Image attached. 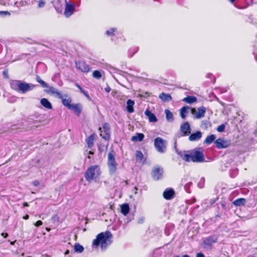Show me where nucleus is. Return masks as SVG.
<instances>
[{"mask_svg": "<svg viewBox=\"0 0 257 257\" xmlns=\"http://www.w3.org/2000/svg\"><path fill=\"white\" fill-rule=\"evenodd\" d=\"M105 90L107 92H109L110 91V90H111V88H110V87L107 86V87H106L105 88Z\"/></svg>", "mask_w": 257, "mask_h": 257, "instance_id": "nucleus-54", "label": "nucleus"}, {"mask_svg": "<svg viewBox=\"0 0 257 257\" xmlns=\"http://www.w3.org/2000/svg\"><path fill=\"white\" fill-rule=\"evenodd\" d=\"M204 181H205L204 178H203V177L201 178L200 182L198 184V186L199 188H202L204 187Z\"/></svg>", "mask_w": 257, "mask_h": 257, "instance_id": "nucleus-42", "label": "nucleus"}, {"mask_svg": "<svg viewBox=\"0 0 257 257\" xmlns=\"http://www.w3.org/2000/svg\"><path fill=\"white\" fill-rule=\"evenodd\" d=\"M75 64L76 68L83 72L87 73L90 70L89 66L83 61L76 62Z\"/></svg>", "mask_w": 257, "mask_h": 257, "instance_id": "nucleus-12", "label": "nucleus"}, {"mask_svg": "<svg viewBox=\"0 0 257 257\" xmlns=\"http://www.w3.org/2000/svg\"><path fill=\"white\" fill-rule=\"evenodd\" d=\"M214 200H212V199H211L209 200V203L211 204H213L214 203Z\"/></svg>", "mask_w": 257, "mask_h": 257, "instance_id": "nucleus-59", "label": "nucleus"}, {"mask_svg": "<svg viewBox=\"0 0 257 257\" xmlns=\"http://www.w3.org/2000/svg\"><path fill=\"white\" fill-rule=\"evenodd\" d=\"M36 80L38 82H39L42 79L39 75L36 76Z\"/></svg>", "mask_w": 257, "mask_h": 257, "instance_id": "nucleus-55", "label": "nucleus"}, {"mask_svg": "<svg viewBox=\"0 0 257 257\" xmlns=\"http://www.w3.org/2000/svg\"><path fill=\"white\" fill-rule=\"evenodd\" d=\"M225 126L224 124H222L218 126L217 131L218 132H223L225 130Z\"/></svg>", "mask_w": 257, "mask_h": 257, "instance_id": "nucleus-43", "label": "nucleus"}, {"mask_svg": "<svg viewBox=\"0 0 257 257\" xmlns=\"http://www.w3.org/2000/svg\"><path fill=\"white\" fill-rule=\"evenodd\" d=\"M74 250L76 252L81 253L84 250V247L78 243H76L74 245Z\"/></svg>", "mask_w": 257, "mask_h": 257, "instance_id": "nucleus-35", "label": "nucleus"}, {"mask_svg": "<svg viewBox=\"0 0 257 257\" xmlns=\"http://www.w3.org/2000/svg\"><path fill=\"white\" fill-rule=\"evenodd\" d=\"M45 2L44 0H39L38 2V7L41 8L44 7Z\"/></svg>", "mask_w": 257, "mask_h": 257, "instance_id": "nucleus-45", "label": "nucleus"}, {"mask_svg": "<svg viewBox=\"0 0 257 257\" xmlns=\"http://www.w3.org/2000/svg\"><path fill=\"white\" fill-rule=\"evenodd\" d=\"M166 118L168 121L172 122L174 120L173 114L172 112L168 109L165 110Z\"/></svg>", "mask_w": 257, "mask_h": 257, "instance_id": "nucleus-31", "label": "nucleus"}, {"mask_svg": "<svg viewBox=\"0 0 257 257\" xmlns=\"http://www.w3.org/2000/svg\"><path fill=\"white\" fill-rule=\"evenodd\" d=\"M139 50L138 47H134L130 48L128 51V55L130 57H132Z\"/></svg>", "mask_w": 257, "mask_h": 257, "instance_id": "nucleus-34", "label": "nucleus"}, {"mask_svg": "<svg viewBox=\"0 0 257 257\" xmlns=\"http://www.w3.org/2000/svg\"><path fill=\"white\" fill-rule=\"evenodd\" d=\"M88 154H89V155H93V152H92V151H89V152H88Z\"/></svg>", "mask_w": 257, "mask_h": 257, "instance_id": "nucleus-63", "label": "nucleus"}, {"mask_svg": "<svg viewBox=\"0 0 257 257\" xmlns=\"http://www.w3.org/2000/svg\"><path fill=\"white\" fill-rule=\"evenodd\" d=\"M11 86L12 89L23 93L33 90L36 86L32 83H28L18 80H12Z\"/></svg>", "mask_w": 257, "mask_h": 257, "instance_id": "nucleus-2", "label": "nucleus"}, {"mask_svg": "<svg viewBox=\"0 0 257 257\" xmlns=\"http://www.w3.org/2000/svg\"><path fill=\"white\" fill-rule=\"evenodd\" d=\"M202 136V133L200 131H197L190 135L189 140L191 142L197 141L201 138Z\"/></svg>", "mask_w": 257, "mask_h": 257, "instance_id": "nucleus-19", "label": "nucleus"}, {"mask_svg": "<svg viewBox=\"0 0 257 257\" xmlns=\"http://www.w3.org/2000/svg\"><path fill=\"white\" fill-rule=\"evenodd\" d=\"M29 217V216L28 215H26L25 217H24V219H28Z\"/></svg>", "mask_w": 257, "mask_h": 257, "instance_id": "nucleus-61", "label": "nucleus"}, {"mask_svg": "<svg viewBox=\"0 0 257 257\" xmlns=\"http://www.w3.org/2000/svg\"><path fill=\"white\" fill-rule=\"evenodd\" d=\"M43 224V222L41 220H38L37 221L35 224V225L37 227H39L40 226H41L42 224Z\"/></svg>", "mask_w": 257, "mask_h": 257, "instance_id": "nucleus-50", "label": "nucleus"}, {"mask_svg": "<svg viewBox=\"0 0 257 257\" xmlns=\"http://www.w3.org/2000/svg\"><path fill=\"white\" fill-rule=\"evenodd\" d=\"M206 108L204 106H202L198 108V111L196 112L195 108L192 109V113L195 115L196 118L199 119L203 117L205 115L206 112Z\"/></svg>", "mask_w": 257, "mask_h": 257, "instance_id": "nucleus-13", "label": "nucleus"}, {"mask_svg": "<svg viewBox=\"0 0 257 257\" xmlns=\"http://www.w3.org/2000/svg\"><path fill=\"white\" fill-rule=\"evenodd\" d=\"M121 213L126 216L130 211V207L128 204H123L121 205Z\"/></svg>", "mask_w": 257, "mask_h": 257, "instance_id": "nucleus-29", "label": "nucleus"}, {"mask_svg": "<svg viewBox=\"0 0 257 257\" xmlns=\"http://www.w3.org/2000/svg\"><path fill=\"white\" fill-rule=\"evenodd\" d=\"M94 134H92L86 139V142L88 145V147L91 148L93 146V142L94 140Z\"/></svg>", "mask_w": 257, "mask_h": 257, "instance_id": "nucleus-32", "label": "nucleus"}, {"mask_svg": "<svg viewBox=\"0 0 257 257\" xmlns=\"http://www.w3.org/2000/svg\"><path fill=\"white\" fill-rule=\"evenodd\" d=\"M159 98L164 101H169L171 100L172 97L169 94L161 93L159 95Z\"/></svg>", "mask_w": 257, "mask_h": 257, "instance_id": "nucleus-30", "label": "nucleus"}, {"mask_svg": "<svg viewBox=\"0 0 257 257\" xmlns=\"http://www.w3.org/2000/svg\"><path fill=\"white\" fill-rule=\"evenodd\" d=\"M136 158L137 162H141L144 158V155L141 151H137Z\"/></svg>", "mask_w": 257, "mask_h": 257, "instance_id": "nucleus-36", "label": "nucleus"}, {"mask_svg": "<svg viewBox=\"0 0 257 257\" xmlns=\"http://www.w3.org/2000/svg\"><path fill=\"white\" fill-rule=\"evenodd\" d=\"M62 100V104L66 107H67L68 109H69L72 104H71L72 101L70 97L64 98L62 95V98H60Z\"/></svg>", "mask_w": 257, "mask_h": 257, "instance_id": "nucleus-24", "label": "nucleus"}, {"mask_svg": "<svg viewBox=\"0 0 257 257\" xmlns=\"http://www.w3.org/2000/svg\"><path fill=\"white\" fill-rule=\"evenodd\" d=\"M189 107L188 106H184L180 109V116L182 119H185L187 116L188 113V110Z\"/></svg>", "mask_w": 257, "mask_h": 257, "instance_id": "nucleus-23", "label": "nucleus"}, {"mask_svg": "<svg viewBox=\"0 0 257 257\" xmlns=\"http://www.w3.org/2000/svg\"><path fill=\"white\" fill-rule=\"evenodd\" d=\"M112 233L108 230L99 233L93 241V247L96 248L100 245L101 250H105L112 243Z\"/></svg>", "mask_w": 257, "mask_h": 257, "instance_id": "nucleus-1", "label": "nucleus"}, {"mask_svg": "<svg viewBox=\"0 0 257 257\" xmlns=\"http://www.w3.org/2000/svg\"><path fill=\"white\" fill-rule=\"evenodd\" d=\"M76 86L80 90V91L89 99H90L89 95L88 93L85 91L79 84L76 83Z\"/></svg>", "mask_w": 257, "mask_h": 257, "instance_id": "nucleus-37", "label": "nucleus"}, {"mask_svg": "<svg viewBox=\"0 0 257 257\" xmlns=\"http://www.w3.org/2000/svg\"><path fill=\"white\" fill-rule=\"evenodd\" d=\"M191 184H192V183L191 182H189L187 183V184H186L184 186V189L187 193L190 192V186Z\"/></svg>", "mask_w": 257, "mask_h": 257, "instance_id": "nucleus-41", "label": "nucleus"}, {"mask_svg": "<svg viewBox=\"0 0 257 257\" xmlns=\"http://www.w3.org/2000/svg\"><path fill=\"white\" fill-rule=\"evenodd\" d=\"M145 136L142 133H137L136 136L132 137V141L134 142H141L143 140Z\"/></svg>", "mask_w": 257, "mask_h": 257, "instance_id": "nucleus-26", "label": "nucleus"}, {"mask_svg": "<svg viewBox=\"0 0 257 257\" xmlns=\"http://www.w3.org/2000/svg\"><path fill=\"white\" fill-rule=\"evenodd\" d=\"M246 203V200L244 198H240L235 200L233 204L236 206H243Z\"/></svg>", "mask_w": 257, "mask_h": 257, "instance_id": "nucleus-28", "label": "nucleus"}, {"mask_svg": "<svg viewBox=\"0 0 257 257\" xmlns=\"http://www.w3.org/2000/svg\"><path fill=\"white\" fill-rule=\"evenodd\" d=\"M182 257H190V256L188 254H185L183 255Z\"/></svg>", "mask_w": 257, "mask_h": 257, "instance_id": "nucleus-64", "label": "nucleus"}, {"mask_svg": "<svg viewBox=\"0 0 257 257\" xmlns=\"http://www.w3.org/2000/svg\"><path fill=\"white\" fill-rule=\"evenodd\" d=\"M180 130L182 133V136H188L191 133V127L188 122H185L180 126Z\"/></svg>", "mask_w": 257, "mask_h": 257, "instance_id": "nucleus-14", "label": "nucleus"}, {"mask_svg": "<svg viewBox=\"0 0 257 257\" xmlns=\"http://www.w3.org/2000/svg\"><path fill=\"white\" fill-rule=\"evenodd\" d=\"M145 114L148 117L150 122H157L158 119L156 115L153 113L149 109H147L145 111Z\"/></svg>", "mask_w": 257, "mask_h": 257, "instance_id": "nucleus-20", "label": "nucleus"}, {"mask_svg": "<svg viewBox=\"0 0 257 257\" xmlns=\"http://www.w3.org/2000/svg\"><path fill=\"white\" fill-rule=\"evenodd\" d=\"M135 101L131 99H128L126 101V110L128 112L132 113L134 111V105Z\"/></svg>", "mask_w": 257, "mask_h": 257, "instance_id": "nucleus-22", "label": "nucleus"}, {"mask_svg": "<svg viewBox=\"0 0 257 257\" xmlns=\"http://www.w3.org/2000/svg\"><path fill=\"white\" fill-rule=\"evenodd\" d=\"M206 77L211 79L212 83H214L215 81V77L211 73H208L206 75Z\"/></svg>", "mask_w": 257, "mask_h": 257, "instance_id": "nucleus-40", "label": "nucleus"}, {"mask_svg": "<svg viewBox=\"0 0 257 257\" xmlns=\"http://www.w3.org/2000/svg\"><path fill=\"white\" fill-rule=\"evenodd\" d=\"M253 54L254 55V58H255V59L257 60V52H256L255 51H254L253 52Z\"/></svg>", "mask_w": 257, "mask_h": 257, "instance_id": "nucleus-57", "label": "nucleus"}, {"mask_svg": "<svg viewBox=\"0 0 257 257\" xmlns=\"http://www.w3.org/2000/svg\"><path fill=\"white\" fill-rule=\"evenodd\" d=\"M154 147L159 153H164L166 151L167 141L158 137L154 140Z\"/></svg>", "mask_w": 257, "mask_h": 257, "instance_id": "nucleus-5", "label": "nucleus"}, {"mask_svg": "<svg viewBox=\"0 0 257 257\" xmlns=\"http://www.w3.org/2000/svg\"><path fill=\"white\" fill-rule=\"evenodd\" d=\"M100 175V168L97 165H93L89 167L85 173L86 180L90 182L93 179L98 178Z\"/></svg>", "mask_w": 257, "mask_h": 257, "instance_id": "nucleus-3", "label": "nucleus"}, {"mask_svg": "<svg viewBox=\"0 0 257 257\" xmlns=\"http://www.w3.org/2000/svg\"><path fill=\"white\" fill-rule=\"evenodd\" d=\"M174 148H175V150H176H176H177L178 151H179L177 149V142H175L174 143Z\"/></svg>", "mask_w": 257, "mask_h": 257, "instance_id": "nucleus-58", "label": "nucleus"}, {"mask_svg": "<svg viewBox=\"0 0 257 257\" xmlns=\"http://www.w3.org/2000/svg\"><path fill=\"white\" fill-rule=\"evenodd\" d=\"M108 69L110 73H117L118 71H119L118 70L114 68V67L111 66H109Z\"/></svg>", "mask_w": 257, "mask_h": 257, "instance_id": "nucleus-44", "label": "nucleus"}, {"mask_svg": "<svg viewBox=\"0 0 257 257\" xmlns=\"http://www.w3.org/2000/svg\"><path fill=\"white\" fill-rule=\"evenodd\" d=\"M163 169L159 166H156L152 170V177L154 180H159L163 177Z\"/></svg>", "mask_w": 257, "mask_h": 257, "instance_id": "nucleus-8", "label": "nucleus"}, {"mask_svg": "<svg viewBox=\"0 0 257 257\" xmlns=\"http://www.w3.org/2000/svg\"><path fill=\"white\" fill-rule=\"evenodd\" d=\"M69 109L73 110L77 116H79L82 111V107L79 103H77L72 104Z\"/></svg>", "mask_w": 257, "mask_h": 257, "instance_id": "nucleus-21", "label": "nucleus"}, {"mask_svg": "<svg viewBox=\"0 0 257 257\" xmlns=\"http://www.w3.org/2000/svg\"><path fill=\"white\" fill-rule=\"evenodd\" d=\"M176 153L182 158V159L186 162H193V155L192 151L190 153V154H186L185 151H178L176 150Z\"/></svg>", "mask_w": 257, "mask_h": 257, "instance_id": "nucleus-11", "label": "nucleus"}, {"mask_svg": "<svg viewBox=\"0 0 257 257\" xmlns=\"http://www.w3.org/2000/svg\"><path fill=\"white\" fill-rule=\"evenodd\" d=\"M196 257H205V255L203 253L199 252L197 253Z\"/></svg>", "mask_w": 257, "mask_h": 257, "instance_id": "nucleus-53", "label": "nucleus"}, {"mask_svg": "<svg viewBox=\"0 0 257 257\" xmlns=\"http://www.w3.org/2000/svg\"><path fill=\"white\" fill-rule=\"evenodd\" d=\"M182 100L187 103L192 104L197 101V98L194 96H187L184 98Z\"/></svg>", "mask_w": 257, "mask_h": 257, "instance_id": "nucleus-27", "label": "nucleus"}, {"mask_svg": "<svg viewBox=\"0 0 257 257\" xmlns=\"http://www.w3.org/2000/svg\"><path fill=\"white\" fill-rule=\"evenodd\" d=\"M32 184L35 186H38L40 185V183L37 180H35L32 182Z\"/></svg>", "mask_w": 257, "mask_h": 257, "instance_id": "nucleus-51", "label": "nucleus"}, {"mask_svg": "<svg viewBox=\"0 0 257 257\" xmlns=\"http://www.w3.org/2000/svg\"><path fill=\"white\" fill-rule=\"evenodd\" d=\"M116 28H110V29L107 30L105 33L108 36L112 37L114 35V32L116 31Z\"/></svg>", "mask_w": 257, "mask_h": 257, "instance_id": "nucleus-39", "label": "nucleus"}, {"mask_svg": "<svg viewBox=\"0 0 257 257\" xmlns=\"http://www.w3.org/2000/svg\"><path fill=\"white\" fill-rule=\"evenodd\" d=\"M2 235L3 236L4 238H6L8 236V234L7 233H2Z\"/></svg>", "mask_w": 257, "mask_h": 257, "instance_id": "nucleus-56", "label": "nucleus"}, {"mask_svg": "<svg viewBox=\"0 0 257 257\" xmlns=\"http://www.w3.org/2000/svg\"><path fill=\"white\" fill-rule=\"evenodd\" d=\"M216 139V136L215 135H211L210 136H208L205 141H204V144L207 145H210L211 144L213 141H215Z\"/></svg>", "mask_w": 257, "mask_h": 257, "instance_id": "nucleus-33", "label": "nucleus"}, {"mask_svg": "<svg viewBox=\"0 0 257 257\" xmlns=\"http://www.w3.org/2000/svg\"><path fill=\"white\" fill-rule=\"evenodd\" d=\"M69 253V250H67L65 252V254L66 255V254H68Z\"/></svg>", "mask_w": 257, "mask_h": 257, "instance_id": "nucleus-62", "label": "nucleus"}, {"mask_svg": "<svg viewBox=\"0 0 257 257\" xmlns=\"http://www.w3.org/2000/svg\"><path fill=\"white\" fill-rule=\"evenodd\" d=\"M23 206L24 207H27L29 206V204H28V203L27 202H25L24 204H23Z\"/></svg>", "mask_w": 257, "mask_h": 257, "instance_id": "nucleus-60", "label": "nucleus"}, {"mask_svg": "<svg viewBox=\"0 0 257 257\" xmlns=\"http://www.w3.org/2000/svg\"><path fill=\"white\" fill-rule=\"evenodd\" d=\"M193 155V162L201 163L205 161L204 156L202 152L194 150L192 151Z\"/></svg>", "mask_w": 257, "mask_h": 257, "instance_id": "nucleus-9", "label": "nucleus"}, {"mask_svg": "<svg viewBox=\"0 0 257 257\" xmlns=\"http://www.w3.org/2000/svg\"><path fill=\"white\" fill-rule=\"evenodd\" d=\"M144 221V217H141L138 219V222L139 224H141V223H143Z\"/></svg>", "mask_w": 257, "mask_h": 257, "instance_id": "nucleus-52", "label": "nucleus"}, {"mask_svg": "<svg viewBox=\"0 0 257 257\" xmlns=\"http://www.w3.org/2000/svg\"><path fill=\"white\" fill-rule=\"evenodd\" d=\"M218 239L217 235H213L206 238L203 241V244L207 246H210L214 243H215Z\"/></svg>", "mask_w": 257, "mask_h": 257, "instance_id": "nucleus-16", "label": "nucleus"}, {"mask_svg": "<svg viewBox=\"0 0 257 257\" xmlns=\"http://www.w3.org/2000/svg\"><path fill=\"white\" fill-rule=\"evenodd\" d=\"M92 76L97 79H99L101 77L102 75L99 71L94 70L93 72Z\"/></svg>", "mask_w": 257, "mask_h": 257, "instance_id": "nucleus-38", "label": "nucleus"}, {"mask_svg": "<svg viewBox=\"0 0 257 257\" xmlns=\"http://www.w3.org/2000/svg\"><path fill=\"white\" fill-rule=\"evenodd\" d=\"M175 195V191L172 188H167L163 192V197L167 200L172 199Z\"/></svg>", "mask_w": 257, "mask_h": 257, "instance_id": "nucleus-18", "label": "nucleus"}, {"mask_svg": "<svg viewBox=\"0 0 257 257\" xmlns=\"http://www.w3.org/2000/svg\"><path fill=\"white\" fill-rule=\"evenodd\" d=\"M10 13L8 11H0V16L5 17L6 16H10Z\"/></svg>", "mask_w": 257, "mask_h": 257, "instance_id": "nucleus-46", "label": "nucleus"}, {"mask_svg": "<svg viewBox=\"0 0 257 257\" xmlns=\"http://www.w3.org/2000/svg\"><path fill=\"white\" fill-rule=\"evenodd\" d=\"M48 89L45 90V91L50 95H55L58 98H62V94L55 88L50 86L48 85V87H46Z\"/></svg>", "mask_w": 257, "mask_h": 257, "instance_id": "nucleus-15", "label": "nucleus"}, {"mask_svg": "<svg viewBox=\"0 0 257 257\" xmlns=\"http://www.w3.org/2000/svg\"><path fill=\"white\" fill-rule=\"evenodd\" d=\"M39 83L41 85V86L43 88H46V87H48V85L44 81H43L42 80H41Z\"/></svg>", "mask_w": 257, "mask_h": 257, "instance_id": "nucleus-47", "label": "nucleus"}, {"mask_svg": "<svg viewBox=\"0 0 257 257\" xmlns=\"http://www.w3.org/2000/svg\"><path fill=\"white\" fill-rule=\"evenodd\" d=\"M100 131V136L104 140H108L110 138V128L107 123H104L102 128H99Z\"/></svg>", "mask_w": 257, "mask_h": 257, "instance_id": "nucleus-7", "label": "nucleus"}, {"mask_svg": "<svg viewBox=\"0 0 257 257\" xmlns=\"http://www.w3.org/2000/svg\"><path fill=\"white\" fill-rule=\"evenodd\" d=\"M75 5L70 2L66 1V6L64 11V15L66 17L71 16L75 10Z\"/></svg>", "mask_w": 257, "mask_h": 257, "instance_id": "nucleus-10", "label": "nucleus"}, {"mask_svg": "<svg viewBox=\"0 0 257 257\" xmlns=\"http://www.w3.org/2000/svg\"><path fill=\"white\" fill-rule=\"evenodd\" d=\"M115 153L113 150H111L108 154V161L107 165L109 169V174L113 175L117 170V164L115 162L114 158Z\"/></svg>", "mask_w": 257, "mask_h": 257, "instance_id": "nucleus-4", "label": "nucleus"}, {"mask_svg": "<svg viewBox=\"0 0 257 257\" xmlns=\"http://www.w3.org/2000/svg\"><path fill=\"white\" fill-rule=\"evenodd\" d=\"M0 4L3 6H6L9 4V0H0Z\"/></svg>", "mask_w": 257, "mask_h": 257, "instance_id": "nucleus-49", "label": "nucleus"}, {"mask_svg": "<svg viewBox=\"0 0 257 257\" xmlns=\"http://www.w3.org/2000/svg\"><path fill=\"white\" fill-rule=\"evenodd\" d=\"M214 144L217 149H221L229 147L231 145V142L223 138H219L215 141Z\"/></svg>", "mask_w": 257, "mask_h": 257, "instance_id": "nucleus-6", "label": "nucleus"}, {"mask_svg": "<svg viewBox=\"0 0 257 257\" xmlns=\"http://www.w3.org/2000/svg\"><path fill=\"white\" fill-rule=\"evenodd\" d=\"M35 1V0H23L20 2H16L15 3V6L18 8L31 6L34 4Z\"/></svg>", "mask_w": 257, "mask_h": 257, "instance_id": "nucleus-17", "label": "nucleus"}, {"mask_svg": "<svg viewBox=\"0 0 257 257\" xmlns=\"http://www.w3.org/2000/svg\"><path fill=\"white\" fill-rule=\"evenodd\" d=\"M41 104L45 108L51 109H52V106L51 103L48 101V100L46 98H42L41 100Z\"/></svg>", "mask_w": 257, "mask_h": 257, "instance_id": "nucleus-25", "label": "nucleus"}, {"mask_svg": "<svg viewBox=\"0 0 257 257\" xmlns=\"http://www.w3.org/2000/svg\"><path fill=\"white\" fill-rule=\"evenodd\" d=\"M3 76L5 78H9V74H8V70H5L3 72Z\"/></svg>", "mask_w": 257, "mask_h": 257, "instance_id": "nucleus-48", "label": "nucleus"}]
</instances>
